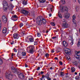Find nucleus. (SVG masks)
Masks as SVG:
<instances>
[{
  "instance_id": "8",
  "label": "nucleus",
  "mask_w": 80,
  "mask_h": 80,
  "mask_svg": "<svg viewBox=\"0 0 80 80\" xmlns=\"http://www.w3.org/2000/svg\"><path fill=\"white\" fill-rule=\"evenodd\" d=\"M62 27L65 28H67L69 27V25H68V24L67 23L65 22L62 24Z\"/></svg>"
},
{
  "instance_id": "44",
  "label": "nucleus",
  "mask_w": 80,
  "mask_h": 80,
  "mask_svg": "<svg viewBox=\"0 0 80 80\" xmlns=\"http://www.w3.org/2000/svg\"><path fill=\"white\" fill-rule=\"evenodd\" d=\"M62 22H66V20L64 19H63L62 20Z\"/></svg>"
},
{
  "instance_id": "28",
  "label": "nucleus",
  "mask_w": 80,
  "mask_h": 80,
  "mask_svg": "<svg viewBox=\"0 0 80 80\" xmlns=\"http://www.w3.org/2000/svg\"><path fill=\"white\" fill-rule=\"evenodd\" d=\"M80 45V39H79L78 41V42L77 44V46L78 47H79Z\"/></svg>"
},
{
  "instance_id": "38",
  "label": "nucleus",
  "mask_w": 80,
  "mask_h": 80,
  "mask_svg": "<svg viewBox=\"0 0 80 80\" xmlns=\"http://www.w3.org/2000/svg\"><path fill=\"white\" fill-rule=\"evenodd\" d=\"M75 53H76V54H79V53H80V51H79L78 52L76 51H75Z\"/></svg>"
},
{
  "instance_id": "13",
  "label": "nucleus",
  "mask_w": 80,
  "mask_h": 80,
  "mask_svg": "<svg viewBox=\"0 0 80 80\" xmlns=\"http://www.w3.org/2000/svg\"><path fill=\"white\" fill-rule=\"evenodd\" d=\"M2 4L3 5V7H7L8 5L7 2L5 1L2 2Z\"/></svg>"
},
{
  "instance_id": "23",
  "label": "nucleus",
  "mask_w": 80,
  "mask_h": 80,
  "mask_svg": "<svg viewBox=\"0 0 80 80\" xmlns=\"http://www.w3.org/2000/svg\"><path fill=\"white\" fill-rule=\"evenodd\" d=\"M61 2L62 4H65V0H61Z\"/></svg>"
},
{
  "instance_id": "50",
  "label": "nucleus",
  "mask_w": 80,
  "mask_h": 80,
  "mask_svg": "<svg viewBox=\"0 0 80 80\" xmlns=\"http://www.w3.org/2000/svg\"><path fill=\"white\" fill-rule=\"evenodd\" d=\"M47 78L48 80H51V78L49 77L48 78Z\"/></svg>"
},
{
  "instance_id": "51",
  "label": "nucleus",
  "mask_w": 80,
  "mask_h": 80,
  "mask_svg": "<svg viewBox=\"0 0 80 80\" xmlns=\"http://www.w3.org/2000/svg\"><path fill=\"white\" fill-rule=\"evenodd\" d=\"M13 43H14V41H12V42H11V45H13Z\"/></svg>"
},
{
  "instance_id": "43",
  "label": "nucleus",
  "mask_w": 80,
  "mask_h": 80,
  "mask_svg": "<svg viewBox=\"0 0 80 80\" xmlns=\"http://www.w3.org/2000/svg\"><path fill=\"white\" fill-rule=\"evenodd\" d=\"M14 68H14V67L13 66L11 67V69L12 71H13V70H14Z\"/></svg>"
},
{
  "instance_id": "30",
  "label": "nucleus",
  "mask_w": 80,
  "mask_h": 80,
  "mask_svg": "<svg viewBox=\"0 0 80 80\" xmlns=\"http://www.w3.org/2000/svg\"><path fill=\"white\" fill-rule=\"evenodd\" d=\"M72 18V20H75V19H76V17H75V14L73 15Z\"/></svg>"
},
{
  "instance_id": "2",
  "label": "nucleus",
  "mask_w": 80,
  "mask_h": 80,
  "mask_svg": "<svg viewBox=\"0 0 80 80\" xmlns=\"http://www.w3.org/2000/svg\"><path fill=\"white\" fill-rule=\"evenodd\" d=\"M21 12L22 13H23L25 15H30V12L25 9H22Z\"/></svg>"
},
{
  "instance_id": "12",
  "label": "nucleus",
  "mask_w": 80,
  "mask_h": 80,
  "mask_svg": "<svg viewBox=\"0 0 80 80\" xmlns=\"http://www.w3.org/2000/svg\"><path fill=\"white\" fill-rule=\"evenodd\" d=\"M19 36L18 34H14L13 35V37L15 39H18Z\"/></svg>"
},
{
  "instance_id": "11",
  "label": "nucleus",
  "mask_w": 80,
  "mask_h": 80,
  "mask_svg": "<svg viewBox=\"0 0 80 80\" xmlns=\"http://www.w3.org/2000/svg\"><path fill=\"white\" fill-rule=\"evenodd\" d=\"M70 15V14L68 13H67L64 15V17L66 18V19H68V18H69Z\"/></svg>"
},
{
  "instance_id": "4",
  "label": "nucleus",
  "mask_w": 80,
  "mask_h": 80,
  "mask_svg": "<svg viewBox=\"0 0 80 80\" xmlns=\"http://www.w3.org/2000/svg\"><path fill=\"white\" fill-rule=\"evenodd\" d=\"M64 11H68V8H67V6H63L61 8V12H63Z\"/></svg>"
},
{
  "instance_id": "53",
  "label": "nucleus",
  "mask_w": 80,
  "mask_h": 80,
  "mask_svg": "<svg viewBox=\"0 0 80 80\" xmlns=\"http://www.w3.org/2000/svg\"><path fill=\"white\" fill-rule=\"evenodd\" d=\"M67 58L68 60H69L70 58L69 56H68L67 57Z\"/></svg>"
},
{
  "instance_id": "20",
  "label": "nucleus",
  "mask_w": 80,
  "mask_h": 80,
  "mask_svg": "<svg viewBox=\"0 0 80 80\" xmlns=\"http://www.w3.org/2000/svg\"><path fill=\"white\" fill-rule=\"evenodd\" d=\"M18 28V27H16V25H15L14 26L12 27V29L13 30H16Z\"/></svg>"
},
{
  "instance_id": "46",
  "label": "nucleus",
  "mask_w": 80,
  "mask_h": 80,
  "mask_svg": "<svg viewBox=\"0 0 80 80\" xmlns=\"http://www.w3.org/2000/svg\"><path fill=\"white\" fill-rule=\"evenodd\" d=\"M13 50H14V52H17V49L15 48H14Z\"/></svg>"
},
{
  "instance_id": "26",
  "label": "nucleus",
  "mask_w": 80,
  "mask_h": 80,
  "mask_svg": "<svg viewBox=\"0 0 80 80\" xmlns=\"http://www.w3.org/2000/svg\"><path fill=\"white\" fill-rule=\"evenodd\" d=\"M22 56H25L26 55V52H22Z\"/></svg>"
},
{
  "instance_id": "63",
  "label": "nucleus",
  "mask_w": 80,
  "mask_h": 80,
  "mask_svg": "<svg viewBox=\"0 0 80 80\" xmlns=\"http://www.w3.org/2000/svg\"><path fill=\"white\" fill-rule=\"evenodd\" d=\"M73 2L74 3L76 2V0H73Z\"/></svg>"
},
{
  "instance_id": "25",
  "label": "nucleus",
  "mask_w": 80,
  "mask_h": 80,
  "mask_svg": "<svg viewBox=\"0 0 80 80\" xmlns=\"http://www.w3.org/2000/svg\"><path fill=\"white\" fill-rule=\"evenodd\" d=\"M29 40L30 42H34V39L32 38H30Z\"/></svg>"
},
{
  "instance_id": "35",
  "label": "nucleus",
  "mask_w": 80,
  "mask_h": 80,
  "mask_svg": "<svg viewBox=\"0 0 80 80\" xmlns=\"http://www.w3.org/2000/svg\"><path fill=\"white\" fill-rule=\"evenodd\" d=\"M58 16L59 18H62V15H61V14H60V13H58Z\"/></svg>"
},
{
  "instance_id": "52",
  "label": "nucleus",
  "mask_w": 80,
  "mask_h": 80,
  "mask_svg": "<svg viewBox=\"0 0 80 80\" xmlns=\"http://www.w3.org/2000/svg\"><path fill=\"white\" fill-rule=\"evenodd\" d=\"M40 67H38L37 69V70H40Z\"/></svg>"
},
{
  "instance_id": "60",
  "label": "nucleus",
  "mask_w": 80,
  "mask_h": 80,
  "mask_svg": "<svg viewBox=\"0 0 80 80\" xmlns=\"http://www.w3.org/2000/svg\"><path fill=\"white\" fill-rule=\"evenodd\" d=\"M41 74H43V71H41Z\"/></svg>"
},
{
  "instance_id": "42",
  "label": "nucleus",
  "mask_w": 80,
  "mask_h": 80,
  "mask_svg": "<svg viewBox=\"0 0 80 80\" xmlns=\"http://www.w3.org/2000/svg\"><path fill=\"white\" fill-rule=\"evenodd\" d=\"M77 64H78V62H77V61L75 62L74 63V65H77Z\"/></svg>"
},
{
  "instance_id": "45",
  "label": "nucleus",
  "mask_w": 80,
  "mask_h": 80,
  "mask_svg": "<svg viewBox=\"0 0 80 80\" xmlns=\"http://www.w3.org/2000/svg\"><path fill=\"white\" fill-rule=\"evenodd\" d=\"M45 56L46 57H48V54L47 53L45 54Z\"/></svg>"
},
{
  "instance_id": "16",
  "label": "nucleus",
  "mask_w": 80,
  "mask_h": 80,
  "mask_svg": "<svg viewBox=\"0 0 80 80\" xmlns=\"http://www.w3.org/2000/svg\"><path fill=\"white\" fill-rule=\"evenodd\" d=\"M63 43L64 47H67V45H68V44L67 43V42H66V41H63Z\"/></svg>"
},
{
  "instance_id": "27",
  "label": "nucleus",
  "mask_w": 80,
  "mask_h": 80,
  "mask_svg": "<svg viewBox=\"0 0 80 80\" xmlns=\"http://www.w3.org/2000/svg\"><path fill=\"white\" fill-rule=\"evenodd\" d=\"M75 78L77 80H78L80 79V77L79 76H77L75 77Z\"/></svg>"
},
{
  "instance_id": "10",
  "label": "nucleus",
  "mask_w": 80,
  "mask_h": 80,
  "mask_svg": "<svg viewBox=\"0 0 80 80\" xmlns=\"http://www.w3.org/2000/svg\"><path fill=\"white\" fill-rule=\"evenodd\" d=\"M18 77L21 78V79H24L25 78V76L23 74L20 73L19 74H18Z\"/></svg>"
},
{
  "instance_id": "14",
  "label": "nucleus",
  "mask_w": 80,
  "mask_h": 80,
  "mask_svg": "<svg viewBox=\"0 0 80 80\" xmlns=\"http://www.w3.org/2000/svg\"><path fill=\"white\" fill-rule=\"evenodd\" d=\"M64 51L66 54H69V53H70V52H69V51H70V49H64Z\"/></svg>"
},
{
  "instance_id": "62",
  "label": "nucleus",
  "mask_w": 80,
  "mask_h": 80,
  "mask_svg": "<svg viewBox=\"0 0 80 80\" xmlns=\"http://www.w3.org/2000/svg\"><path fill=\"white\" fill-rule=\"evenodd\" d=\"M52 8H50V10H51V11L52 12Z\"/></svg>"
},
{
  "instance_id": "59",
  "label": "nucleus",
  "mask_w": 80,
  "mask_h": 80,
  "mask_svg": "<svg viewBox=\"0 0 80 80\" xmlns=\"http://www.w3.org/2000/svg\"><path fill=\"white\" fill-rule=\"evenodd\" d=\"M51 52H52V53H53L54 52V51H53V50H52L51 51Z\"/></svg>"
},
{
  "instance_id": "40",
  "label": "nucleus",
  "mask_w": 80,
  "mask_h": 80,
  "mask_svg": "<svg viewBox=\"0 0 80 80\" xmlns=\"http://www.w3.org/2000/svg\"><path fill=\"white\" fill-rule=\"evenodd\" d=\"M51 25H52V26H55V23H54L53 22H52L51 23Z\"/></svg>"
},
{
  "instance_id": "36",
  "label": "nucleus",
  "mask_w": 80,
  "mask_h": 80,
  "mask_svg": "<svg viewBox=\"0 0 80 80\" xmlns=\"http://www.w3.org/2000/svg\"><path fill=\"white\" fill-rule=\"evenodd\" d=\"M76 56H77L78 58L77 57H76L77 58H78V59H79L80 58V55L79 56V55L78 54H76Z\"/></svg>"
},
{
  "instance_id": "5",
  "label": "nucleus",
  "mask_w": 80,
  "mask_h": 80,
  "mask_svg": "<svg viewBox=\"0 0 80 80\" xmlns=\"http://www.w3.org/2000/svg\"><path fill=\"white\" fill-rule=\"evenodd\" d=\"M7 7L8 9H9V10H11V11L12 10L13 8V4H8Z\"/></svg>"
},
{
  "instance_id": "56",
  "label": "nucleus",
  "mask_w": 80,
  "mask_h": 80,
  "mask_svg": "<svg viewBox=\"0 0 80 80\" xmlns=\"http://www.w3.org/2000/svg\"><path fill=\"white\" fill-rule=\"evenodd\" d=\"M57 37H53L52 38L53 39H55V38H56Z\"/></svg>"
},
{
  "instance_id": "34",
  "label": "nucleus",
  "mask_w": 80,
  "mask_h": 80,
  "mask_svg": "<svg viewBox=\"0 0 80 80\" xmlns=\"http://www.w3.org/2000/svg\"><path fill=\"white\" fill-rule=\"evenodd\" d=\"M60 75H61L62 77H63L64 75V73L62 72H61L60 74Z\"/></svg>"
},
{
  "instance_id": "48",
  "label": "nucleus",
  "mask_w": 80,
  "mask_h": 80,
  "mask_svg": "<svg viewBox=\"0 0 80 80\" xmlns=\"http://www.w3.org/2000/svg\"><path fill=\"white\" fill-rule=\"evenodd\" d=\"M25 31H23L22 32V33L23 34V35H25Z\"/></svg>"
},
{
  "instance_id": "29",
  "label": "nucleus",
  "mask_w": 80,
  "mask_h": 80,
  "mask_svg": "<svg viewBox=\"0 0 80 80\" xmlns=\"http://www.w3.org/2000/svg\"><path fill=\"white\" fill-rule=\"evenodd\" d=\"M3 9L4 11H7V10L8 8H7L4 7L3 8Z\"/></svg>"
},
{
  "instance_id": "9",
  "label": "nucleus",
  "mask_w": 80,
  "mask_h": 80,
  "mask_svg": "<svg viewBox=\"0 0 80 80\" xmlns=\"http://www.w3.org/2000/svg\"><path fill=\"white\" fill-rule=\"evenodd\" d=\"M68 39L69 41H71V44L72 45L73 44V37L72 36H69Z\"/></svg>"
},
{
  "instance_id": "37",
  "label": "nucleus",
  "mask_w": 80,
  "mask_h": 80,
  "mask_svg": "<svg viewBox=\"0 0 80 80\" xmlns=\"http://www.w3.org/2000/svg\"><path fill=\"white\" fill-rule=\"evenodd\" d=\"M23 24L22 23H21L19 24V27H23Z\"/></svg>"
},
{
  "instance_id": "18",
  "label": "nucleus",
  "mask_w": 80,
  "mask_h": 80,
  "mask_svg": "<svg viewBox=\"0 0 80 80\" xmlns=\"http://www.w3.org/2000/svg\"><path fill=\"white\" fill-rule=\"evenodd\" d=\"M28 3H27V1L25 0H24L23 2V5H27Z\"/></svg>"
},
{
  "instance_id": "33",
  "label": "nucleus",
  "mask_w": 80,
  "mask_h": 80,
  "mask_svg": "<svg viewBox=\"0 0 80 80\" xmlns=\"http://www.w3.org/2000/svg\"><path fill=\"white\" fill-rule=\"evenodd\" d=\"M37 35L38 37H40L41 36V34H40L39 33H37Z\"/></svg>"
},
{
  "instance_id": "7",
  "label": "nucleus",
  "mask_w": 80,
  "mask_h": 80,
  "mask_svg": "<svg viewBox=\"0 0 80 80\" xmlns=\"http://www.w3.org/2000/svg\"><path fill=\"white\" fill-rule=\"evenodd\" d=\"M30 50L29 51L30 53H32L33 52V49H34V46H29Z\"/></svg>"
},
{
  "instance_id": "21",
  "label": "nucleus",
  "mask_w": 80,
  "mask_h": 80,
  "mask_svg": "<svg viewBox=\"0 0 80 80\" xmlns=\"http://www.w3.org/2000/svg\"><path fill=\"white\" fill-rule=\"evenodd\" d=\"M71 70L72 72H74L75 71V68L73 67H72L71 68Z\"/></svg>"
},
{
  "instance_id": "15",
  "label": "nucleus",
  "mask_w": 80,
  "mask_h": 80,
  "mask_svg": "<svg viewBox=\"0 0 80 80\" xmlns=\"http://www.w3.org/2000/svg\"><path fill=\"white\" fill-rule=\"evenodd\" d=\"M12 17H13L14 18V19H15V18H16L15 20H14V21H17L18 20V17L17 16V15H14L12 16Z\"/></svg>"
},
{
  "instance_id": "57",
  "label": "nucleus",
  "mask_w": 80,
  "mask_h": 80,
  "mask_svg": "<svg viewBox=\"0 0 80 80\" xmlns=\"http://www.w3.org/2000/svg\"><path fill=\"white\" fill-rule=\"evenodd\" d=\"M49 17H51L52 16V14L51 13H50L49 14Z\"/></svg>"
},
{
  "instance_id": "31",
  "label": "nucleus",
  "mask_w": 80,
  "mask_h": 80,
  "mask_svg": "<svg viewBox=\"0 0 80 80\" xmlns=\"http://www.w3.org/2000/svg\"><path fill=\"white\" fill-rule=\"evenodd\" d=\"M3 63V61L2 59L0 58V65H2Z\"/></svg>"
},
{
  "instance_id": "1",
  "label": "nucleus",
  "mask_w": 80,
  "mask_h": 80,
  "mask_svg": "<svg viewBox=\"0 0 80 80\" xmlns=\"http://www.w3.org/2000/svg\"><path fill=\"white\" fill-rule=\"evenodd\" d=\"M36 22L37 24L38 25H41L43 23L44 25H45L47 22L46 19L45 18H42V16L38 17L36 19Z\"/></svg>"
},
{
  "instance_id": "6",
  "label": "nucleus",
  "mask_w": 80,
  "mask_h": 80,
  "mask_svg": "<svg viewBox=\"0 0 80 80\" xmlns=\"http://www.w3.org/2000/svg\"><path fill=\"white\" fill-rule=\"evenodd\" d=\"M2 20L3 23H5L7 22V19L6 17V15H3L2 17Z\"/></svg>"
},
{
  "instance_id": "39",
  "label": "nucleus",
  "mask_w": 80,
  "mask_h": 80,
  "mask_svg": "<svg viewBox=\"0 0 80 80\" xmlns=\"http://www.w3.org/2000/svg\"><path fill=\"white\" fill-rule=\"evenodd\" d=\"M45 78V76L44 75L42 76V77L40 78V80H43V78Z\"/></svg>"
},
{
  "instance_id": "24",
  "label": "nucleus",
  "mask_w": 80,
  "mask_h": 80,
  "mask_svg": "<svg viewBox=\"0 0 80 80\" xmlns=\"http://www.w3.org/2000/svg\"><path fill=\"white\" fill-rule=\"evenodd\" d=\"M48 77H49V74H46L44 76V78H47Z\"/></svg>"
},
{
  "instance_id": "17",
  "label": "nucleus",
  "mask_w": 80,
  "mask_h": 80,
  "mask_svg": "<svg viewBox=\"0 0 80 80\" xmlns=\"http://www.w3.org/2000/svg\"><path fill=\"white\" fill-rule=\"evenodd\" d=\"M7 32V28H4L2 30V33H6Z\"/></svg>"
},
{
  "instance_id": "41",
  "label": "nucleus",
  "mask_w": 80,
  "mask_h": 80,
  "mask_svg": "<svg viewBox=\"0 0 80 80\" xmlns=\"http://www.w3.org/2000/svg\"><path fill=\"white\" fill-rule=\"evenodd\" d=\"M34 45H37V41L34 42Z\"/></svg>"
},
{
  "instance_id": "22",
  "label": "nucleus",
  "mask_w": 80,
  "mask_h": 80,
  "mask_svg": "<svg viewBox=\"0 0 80 80\" xmlns=\"http://www.w3.org/2000/svg\"><path fill=\"white\" fill-rule=\"evenodd\" d=\"M40 3H44L45 2V0H39Z\"/></svg>"
},
{
  "instance_id": "49",
  "label": "nucleus",
  "mask_w": 80,
  "mask_h": 80,
  "mask_svg": "<svg viewBox=\"0 0 80 80\" xmlns=\"http://www.w3.org/2000/svg\"><path fill=\"white\" fill-rule=\"evenodd\" d=\"M59 64L61 65H62V62L61 61L59 62Z\"/></svg>"
},
{
  "instance_id": "61",
  "label": "nucleus",
  "mask_w": 80,
  "mask_h": 80,
  "mask_svg": "<svg viewBox=\"0 0 80 80\" xmlns=\"http://www.w3.org/2000/svg\"><path fill=\"white\" fill-rule=\"evenodd\" d=\"M78 3H80V0H78Z\"/></svg>"
},
{
  "instance_id": "58",
  "label": "nucleus",
  "mask_w": 80,
  "mask_h": 80,
  "mask_svg": "<svg viewBox=\"0 0 80 80\" xmlns=\"http://www.w3.org/2000/svg\"><path fill=\"white\" fill-rule=\"evenodd\" d=\"M55 60H58V58H57V57H56V58H55Z\"/></svg>"
},
{
  "instance_id": "3",
  "label": "nucleus",
  "mask_w": 80,
  "mask_h": 80,
  "mask_svg": "<svg viewBox=\"0 0 80 80\" xmlns=\"http://www.w3.org/2000/svg\"><path fill=\"white\" fill-rule=\"evenodd\" d=\"M12 77L13 75L11 74H8L7 75H6L5 76V78H6L7 79H8V80H12Z\"/></svg>"
},
{
  "instance_id": "32",
  "label": "nucleus",
  "mask_w": 80,
  "mask_h": 80,
  "mask_svg": "<svg viewBox=\"0 0 80 80\" xmlns=\"http://www.w3.org/2000/svg\"><path fill=\"white\" fill-rule=\"evenodd\" d=\"M72 22L74 24H76V21L75 20V19L72 20Z\"/></svg>"
},
{
  "instance_id": "54",
  "label": "nucleus",
  "mask_w": 80,
  "mask_h": 80,
  "mask_svg": "<svg viewBox=\"0 0 80 80\" xmlns=\"http://www.w3.org/2000/svg\"><path fill=\"white\" fill-rule=\"evenodd\" d=\"M2 22H1V21L0 20V28H1V23Z\"/></svg>"
},
{
  "instance_id": "64",
  "label": "nucleus",
  "mask_w": 80,
  "mask_h": 80,
  "mask_svg": "<svg viewBox=\"0 0 80 80\" xmlns=\"http://www.w3.org/2000/svg\"><path fill=\"white\" fill-rule=\"evenodd\" d=\"M29 80H32L33 79V78H32L31 79V78H29L28 79Z\"/></svg>"
},
{
  "instance_id": "55",
  "label": "nucleus",
  "mask_w": 80,
  "mask_h": 80,
  "mask_svg": "<svg viewBox=\"0 0 80 80\" xmlns=\"http://www.w3.org/2000/svg\"><path fill=\"white\" fill-rule=\"evenodd\" d=\"M25 67L27 68L28 67V65H27V64H25Z\"/></svg>"
},
{
  "instance_id": "47",
  "label": "nucleus",
  "mask_w": 80,
  "mask_h": 80,
  "mask_svg": "<svg viewBox=\"0 0 80 80\" xmlns=\"http://www.w3.org/2000/svg\"><path fill=\"white\" fill-rule=\"evenodd\" d=\"M76 10L77 11H78V7H77L76 8Z\"/></svg>"
},
{
  "instance_id": "19",
  "label": "nucleus",
  "mask_w": 80,
  "mask_h": 80,
  "mask_svg": "<svg viewBox=\"0 0 80 80\" xmlns=\"http://www.w3.org/2000/svg\"><path fill=\"white\" fill-rule=\"evenodd\" d=\"M12 72H13L14 73L15 72V73H16L17 74H18V73H17V69L15 68H14L13 71H12Z\"/></svg>"
}]
</instances>
